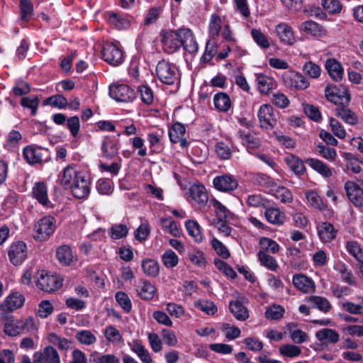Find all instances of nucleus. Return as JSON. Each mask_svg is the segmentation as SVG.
Wrapping results in <instances>:
<instances>
[{
  "mask_svg": "<svg viewBox=\"0 0 363 363\" xmlns=\"http://www.w3.org/2000/svg\"><path fill=\"white\" fill-rule=\"evenodd\" d=\"M348 105H342L337 106L335 108V114L340 117L345 123L354 125L358 123V118L354 112L348 108Z\"/></svg>",
  "mask_w": 363,
  "mask_h": 363,
  "instance_id": "nucleus-28",
  "label": "nucleus"
},
{
  "mask_svg": "<svg viewBox=\"0 0 363 363\" xmlns=\"http://www.w3.org/2000/svg\"><path fill=\"white\" fill-rule=\"evenodd\" d=\"M321 4L326 11L332 14L340 13L342 9L340 0H321Z\"/></svg>",
  "mask_w": 363,
  "mask_h": 363,
  "instance_id": "nucleus-64",
  "label": "nucleus"
},
{
  "mask_svg": "<svg viewBox=\"0 0 363 363\" xmlns=\"http://www.w3.org/2000/svg\"><path fill=\"white\" fill-rule=\"evenodd\" d=\"M44 105H49L52 107L57 108L60 109L65 108L67 105V99L60 94H56L47 98L43 101Z\"/></svg>",
  "mask_w": 363,
  "mask_h": 363,
  "instance_id": "nucleus-59",
  "label": "nucleus"
},
{
  "mask_svg": "<svg viewBox=\"0 0 363 363\" xmlns=\"http://www.w3.org/2000/svg\"><path fill=\"white\" fill-rule=\"evenodd\" d=\"M347 251L359 262L363 264V251L356 241H348L346 245Z\"/></svg>",
  "mask_w": 363,
  "mask_h": 363,
  "instance_id": "nucleus-60",
  "label": "nucleus"
},
{
  "mask_svg": "<svg viewBox=\"0 0 363 363\" xmlns=\"http://www.w3.org/2000/svg\"><path fill=\"white\" fill-rule=\"evenodd\" d=\"M24 302V296L18 291H14L7 296L0 303V310L4 312H11L21 308Z\"/></svg>",
  "mask_w": 363,
  "mask_h": 363,
  "instance_id": "nucleus-15",
  "label": "nucleus"
},
{
  "mask_svg": "<svg viewBox=\"0 0 363 363\" xmlns=\"http://www.w3.org/2000/svg\"><path fill=\"white\" fill-rule=\"evenodd\" d=\"M21 19L28 21L33 16V5L30 0H20Z\"/></svg>",
  "mask_w": 363,
  "mask_h": 363,
  "instance_id": "nucleus-52",
  "label": "nucleus"
},
{
  "mask_svg": "<svg viewBox=\"0 0 363 363\" xmlns=\"http://www.w3.org/2000/svg\"><path fill=\"white\" fill-rule=\"evenodd\" d=\"M259 245L262 248L261 250L265 252H269L273 254H276L279 252L280 250L279 245L275 240L266 237L260 238Z\"/></svg>",
  "mask_w": 363,
  "mask_h": 363,
  "instance_id": "nucleus-54",
  "label": "nucleus"
},
{
  "mask_svg": "<svg viewBox=\"0 0 363 363\" xmlns=\"http://www.w3.org/2000/svg\"><path fill=\"white\" fill-rule=\"evenodd\" d=\"M334 269L341 275L342 281L349 285H355L356 281L353 274L348 267L342 262L338 261L334 265Z\"/></svg>",
  "mask_w": 363,
  "mask_h": 363,
  "instance_id": "nucleus-34",
  "label": "nucleus"
},
{
  "mask_svg": "<svg viewBox=\"0 0 363 363\" xmlns=\"http://www.w3.org/2000/svg\"><path fill=\"white\" fill-rule=\"evenodd\" d=\"M136 291L138 296L143 300H152L156 292L155 286L147 279H140L136 285Z\"/></svg>",
  "mask_w": 363,
  "mask_h": 363,
  "instance_id": "nucleus-22",
  "label": "nucleus"
},
{
  "mask_svg": "<svg viewBox=\"0 0 363 363\" xmlns=\"http://www.w3.org/2000/svg\"><path fill=\"white\" fill-rule=\"evenodd\" d=\"M191 198L201 206H205L208 201L206 187L201 184H193L189 189Z\"/></svg>",
  "mask_w": 363,
  "mask_h": 363,
  "instance_id": "nucleus-24",
  "label": "nucleus"
},
{
  "mask_svg": "<svg viewBox=\"0 0 363 363\" xmlns=\"http://www.w3.org/2000/svg\"><path fill=\"white\" fill-rule=\"evenodd\" d=\"M330 77L335 81H339L343 75V70L340 65L335 60H328L325 65Z\"/></svg>",
  "mask_w": 363,
  "mask_h": 363,
  "instance_id": "nucleus-46",
  "label": "nucleus"
},
{
  "mask_svg": "<svg viewBox=\"0 0 363 363\" xmlns=\"http://www.w3.org/2000/svg\"><path fill=\"white\" fill-rule=\"evenodd\" d=\"M128 228L125 224L116 223L108 230V235L113 240L123 239L127 236Z\"/></svg>",
  "mask_w": 363,
  "mask_h": 363,
  "instance_id": "nucleus-49",
  "label": "nucleus"
},
{
  "mask_svg": "<svg viewBox=\"0 0 363 363\" xmlns=\"http://www.w3.org/2000/svg\"><path fill=\"white\" fill-rule=\"evenodd\" d=\"M257 257L260 264L268 269L275 272L279 268L276 259L267 252L259 250L257 253Z\"/></svg>",
  "mask_w": 363,
  "mask_h": 363,
  "instance_id": "nucleus-42",
  "label": "nucleus"
},
{
  "mask_svg": "<svg viewBox=\"0 0 363 363\" xmlns=\"http://www.w3.org/2000/svg\"><path fill=\"white\" fill-rule=\"evenodd\" d=\"M109 96L118 102H132L135 99V92L128 85L114 84L109 86Z\"/></svg>",
  "mask_w": 363,
  "mask_h": 363,
  "instance_id": "nucleus-6",
  "label": "nucleus"
},
{
  "mask_svg": "<svg viewBox=\"0 0 363 363\" xmlns=\"http://www.w3.org/2000/svg\"><path fill=\"white\" fill-rule=\"evenodd\" d=\"M317 233L323 243H329L335 239L337 230L331 223L322 222L317 225Z\"/></svg>",
  "mask_w": 363,
  "mask_h": 363,
  "instance_id": "nucleus-18",
  "label": "nucleus"
},
{
  "mask_svg": "<svg viewBox=\"0 0 363 363\" xmlns=\"http://www.w3.org/2000/svg\"><path fill=\"white\" fill-rule=\"evenodd\" d=\"M185 227L189 236H191L195 242H201L203 240V235L201 231L199 224L194 220H187L185 223Z\"/></svg>",
  "mask_w": 363,
  "mask_h": 363,
  "instance_id": "nucleus-44",
  "label": "nucleus"
},
{
  "mask_svg": "<svg viewBox=\"0 0 363 363\" xmlns=\"http://www.w3.org/2000/svg\"><path fill=\"white\" fill-rule=\"evenodd\" d=\"M23 155L30 164L45 163L51 160V153L48 148L33 144L23 148Z\"/></svg>",
  "mask_w": 363,
  "mask_h": 363,
  "instance_id": "nucleus-2",
  "label": "nucleus"
},
{
  "mask_svg": "<svg viewBox=\"0 0 363 363\" xmlns=\"http://www.w3.org/2000/svg\"><path fill=\"white\" fill-rule=\"evenodd\" d=\"M90 177L89 174L83 178H80L70 188L72 195L79 199H86L90 194Z\"/></svg>",
  "mask_w": 363,
  "mask_h": 363,
  "instance_id": "nucleus-17",
  "label": "nucleus"
},
{
  "mask_svg": "<svg viewBox=\"0 0 363 363\" xmlns=\"http://www.w3.org/2000/svg\"><path fill=\"white\" fill-rule=\"evenodd\" d=\"M104 335L108 342L118 343L123 340L120 331L116 328L111 325L105 328Z\"/></svg>",
  "mask_w": 363,
  "mask_h": 363,
  "instance_id": "nucleus-53",
  "label": "nucleus"
},
{
  "mask_svg": "<svg viewBox=\"0 0 363 363\" xmlns=\"http://www.w3.org/2000/svg\"><path fill=\"white\" fill-rule=\"evenodd\" d=\"M27 246L23 241L13 242L9 247L8 256L13 265L21 264L27 257Z\"/></svg>",
  "mask_w": 363,
  "mask_h": 363,
  "instance_id": "nucleus-11",
  "label": "nucleus"
},
{
  "mask_svg": "<svg viewBox=\"0 0 363 363\" xmlns=\"http://www.w3.org/2000/svg\"><path fill=\"white\" fill-rule=\"evenodd\" d=\"M285 308L279 304H272L266 307L264 316L267 320H278L284 317Z\"/></svg>",
  "mask_w": 363,
  "mask_h": 363,
  "instance_id": "nucleus-41",
  "label": "nucleus"
},
{
  "mask_svg": "<svg viewBox=\"0 0 363 363\" xmlns=\"http://www.w3.org/2000/svg\"><path fill=\"white\" fill-rule=\"evenodd\" d=\"M160 226L164 233L174 237H180L181 229L172 218H162L160 219Z\"/></svg>",
  "mask_w": 363,
  "mask_h": 363,
  "instance_id": "nucleus-39",
  "label": "nucleus"
},
{
  "mask_svg": "<svg viewBox=\"0 0 363 363\" xmlns=\"http://www.w3.org/2000/svg\"><path fill=\"white\" fill-rule=\"evenodd\" d=\"M162 262L167 268L175 267L179 263V257L172 250L165 251L162 255Z\"/></svg>",
  "mask_w": 363,
  "mask_h": 363,
  "instance_id": "nucleus-57",
  "label": "nucleus"
},
{
  "mask_svg": "<svg viewBox=\"0 0 363 363\" xmlns=\"http://www.w3.org/2000/svg\"><path fill=\"white\" fill-rule=\"evenodd\" d=\"M306 162L312 169L320 174L324 177L328 178L333 175L331 169L324 162L318 159L308 158L306 160Z\"/></svg>",
  "mask_w": 363,
  "mask_h": 363,
  "instance_id": "nucleus-36",
  "label": "nucleus"
},
{
  "mask_svg": "<svg viewBox=\"0 0 363 363\" xmlns=\"http://www.w3.org/2000/svg\"><path fill=\"white\" fill-rule=\"evenodd\" d=\"M32 196L43 207L50 208L52 206L48 198V186L43 182H38L34 184L32 189Z\"/></svg>",
  "mask_w": 363,
  "mask_h": 363,
  "instance_id": "nucleus-16",
  "label": "nucleus"
},
{
  "mask_svg": "<svg viewBox=\"0 0 363 363\" xmlns=\"http://www.w3.org/2000/svg\"><path fill=\"white\" fill-rule=\"evenodd\" d=\"M307 302L310 303L313 308H317L325 313H328L332 308L329 301L323 296H311L308 298Z\"/></svg>",
  "mask_w": 363,
  "mask_h": 363,
  "instance_id": "nucleus-37",
  "label": "nucleus"
},
{
  "mask_svg": "<svg viewBox=\"0 0 363 363\" xmlns=\"http://www.w3.org/2000/svg\"><path fill=\"white\" fill-rule=\"evenodd\" d=\"M109 23L118 30L128 29L130 27V21L124 17H121L115 13L110 14Z\"/></svg>",
  "mask_w": 363,
  "mask_h": 363,
  "instance_id": "nucleus-55",
  "label": "nucleus"
},
{
  "mask_svg": "<svg viewBox=\"0 0 363 363\" xmlns=\"http://www.w3.org/2000/svg\"><path fill=\"white\" fill-rule=\"evenodd\" d=\"M186 128L180 123H174L169 130V137L170 141L173 143H177L181 138L184 137Z\"/></svg>",
  "mask_w": 363,
  "mask_h": 363,
  "instance_id": "nucleus-50",
  "label": "nucleus"
},
{
  "mask_svg": "<svg viewBox=\"0 0 363 363\" xmlns=\"http://www.w3.org/2000/svg\"><path fill=\"white\" fill-rule=\"evenodd\" d=\"M257 82L259 91L262 94H266L272 89L274 80L272 77L265 74H258Z\"/></svg>",
  "mask_w": 363,
  "mask_h": 363,
  "instance_id": "nucleus-47",
  "label": "nucleus"
},
{
  "mask_svg": "<svg viewBox=\"0 0 363 363\" xmlns=\"http://www.w3.org/2000/svg\"><path fill=\"white\" fill-rule=\"evenodd\" d=\"M131 351L137 354L143 363H152V359L149 351L140 342L133 341L129 343Z\"/></svg>",
  "mask_w": 363,
  "mask_h": 363,
  "instance_id": "nucleus-33",
  "label": "nucleus"
},
{
  "mask_svg": "<svg viewBox=\"0 0 363 363\" xmlns=\"http://www.w3.org/2000/svg\"><path fill=\"white\" fill-rule=\"evenodd\" d=\"M264 217L269 223L277 225H283L286 220L285 213L276 207L267 208Z\"/></svg>",
  "mask_w": 363,
  "mask_h": 363,
  "instance_id": "nucleus-26",
  "label": "nucleus"
},
{
  "mask_svg": "<svg viewBox=\"0 0 363 363\" xmlns=\"http://www.w3.org/2000/svg\"><path fill=\"white\" fill-rule=\"evenodd\" d=\"M211 203L215 209V213L218 221L220 220H229L232 219L233 214L230 211L223 205L219 201L213 199L211 201Z\"/></svg>",
  "mask_w": 363,
  "mask_h": 363,
  "instance_id": "nucleus-43",
  "label": "nucleus"
},
{
  "mask_svg": "<svg viewBox=\"0 0 363 363\" xmlns=\"http://www.w3.org/2000/svg\"><path fill=\"white\" fill-rule=\"evenodd\" d=\"M37 363H61L57 351L52 346L45 347L42 352H35Z\"/></svg>",
  "mask_w": 363,
  "mask_h": 363,
  "instance_id": "nucleus-20",
  "label": "nucleus"
},
{
  "mask_svg": "<svg viewBox=\"0 0 363 363\" xmlns=\"http://www.w3.org/2000/svg\"><path fill=\"white\" fill-rule=\"evenodd\" d=\"M292 281L294 286L303 293H312L315 291L313 281L304 274L294 275Z\"/></svg>",
  "mask_w": 363,
  "mask_h": 363,
  "instance_id": "nucleus-23",
  "label": "nucleus"
},
{
  "mask_svg": "<svg viewBox=\"0 0 363 363\" xmlns=\"http://www.w3.org/2000/svg\"><path fill=\"white\" fill-rule=\"evenodd\" d=\"M211 246L216 254L223 259H228L230 253L227 247L217 238H213L211 241Z\"/></svg>",
  "mask_w": 363,
  "mask_h": 363,
  "instance_id": "nucleus-63",
  "label": "nucleus"
},
{
  "mask_svg": "<svg viewBox=\"0 0 363 363\" xmlns=\"http://www.w3.org/2000/svg\"><path fill=\"white\" fill-rule=\"evenodd\" d=\"M56 257L59 262L65 266H69L73 261V255L69 245L60 246L56 251Z\"/></svg>",
  "mask_w": 363,
  "mask_h": 363,
  "instance_id": "nucleus-35",
  "label": "nucleus"
},
{
  "mask_svg": "<svg viewBox=\"0 0 363 363\" xmlns=\"http://www.w3.org/2000/svg\"><path fill=\"white\" fill-rule=\"evenodd\" d=\"M213 185L218 191L230 193L238 187L239 183L235 176L230 174H223L213 178Z\"/></svg>",
  "mask_w": 363,
  "mask_h": 363,
  "instance_id": "nucleus-9",
  "label": "nucleus"
},
{
  "mask_svg": "<svg viewBox=\"0 0 363 363\" xmlns=\"http://www.w3.org/2000/svg\"><path fill=\"white\" fill-rule=\"evenodd\" d=\"M87 174L79 166L69 165L64 168L62 172L60 183L63 186L70 189L77 181L79 180L80 178H83Z\"/></svg>",
  "mask_w": 363,
  "mask_h": 363,
  "instance_id": "nucleus-7",
  "label": "nucleus"
},
{
  "mask_svg": "<svg viewBox=\"0 0 363 363\" xmlns=\"http://www.w3.org/2000/svg\"><path fill=\"white\" fill-rule=\"evenodd\" d=\"M229 308L231 313L237 320L244 321L249 318L247 308L240 301H231L230 303Z\"/></svg>",
  "mask_w": 363,
  "mask_h": 363,
  "instance_id": "nucleus-38",
  "label": "nucleus"
},
{
  "mask_svg": "<svg viewBox=\"0 0 363 363\" xmlns=\"http://www.w3.org/2000/svg\"><path fill=\"white\" fill-rule=\"evenodd\" d=\"M141 267L143 273L149 277L155 278L160 273V264L153 259L146 258L142 260Z\"/></svg>",
  "mask_w": 363,
  "mask_h": 363,
  "instance_id": "nucleus-31",
  "label": "nucleus"
},
{
  "mask_svg": "<svg viewBox=\"0 0 363 363\" xmlns=\"http://www.w3.org/2000/svg\"><path fill=\"white\" fill-rule=\"evenodd\" d=\"M156 74L161 82L167 85L174 84L179 79L177 67L164 60L160 61L157 63Z\"/></svg>",
  "mask_w": 363,
  "mask_h": 363,
  "instance_id": "nucleus-3",
  "label": "nucleus"
},
{
  "mask_svg": "<svg viewBox=\"0 0 363 363\" xmlns=\"http://www.w3.org/2000/svg\"><path fill=\"white\" fill-rule=\"evenodd\" d=\"M55 219L50 216L40 218L34 226L33 238L38 241L48 240L55 230Z\"/></svg>",
  "mask_w": 363,
  "mask_h": 363,
  "instance_id": "nucleus-4",
  "label": "nucleus"
},
{
  "mask_svg": "<svg viewBox=\"0 0 363 363\" xmlns=\"http://www.w3.org/2000/svg\"><path fill=\"white\" fill-rule=\"evenodd\" d=\"M163 138L164 133L162 130L152 131L147 134V140L152 155L158 154L163 151L164 148Z\"/></svg>",
  "mask_w": 363,
  "mask_h": 363,
  "instance_id": "nucleus-19",
  "label": "nucleus"
},
{
  "mask_svg": "<svg viewBox=\"0 0 363 363\" xmlns=\"http://www.w3.org/2000/svg\"><path fill=\"white\" fill-rule=\"evenodd\" d=\"M238 135L241 139L242 144L246 147L249 152L250 150H253L258 148L260 145V142L258 138L245 130H240Z\"/></svg>",
  "mask_w": 363,
  "mask_h": 363,
  "instance_id": "nucleus-40",
  "label": "nucleus"
},
{
  "mask_svg": "<svg viewBox=\"0 0 363 363\" xmlns=\"http://www.w3.org/2000/svg\"><path fill=\"white\" fill-rule=\"evenodd\" d=\"M118 145L116 141L111 138H105L102 142L101 150L103 156L108 159H112L118 152Z\"/></svg>",
  "mask_w": 363,
  "mask_h": 363,
  "instance_id": "nucleus-32",
  "label": "nucleus"
},
{
  "mask_svg": "<svg viewBox=\"0 0 363 363\" xmlns=\"http://www.w3.org/2000/svg\"><path fill=\"white\" fill-rule=\"evenodd\" d=\"M315 337L322 342L336 344L340 340L339 333L330 328H323L315 333Z\"/></svg>",
  "mask_w": 363,
  "mask_h": 363,
  "instance_id": "nucleus-27",
  "label": "nucleus"
},
{
  "mask_svg": "<svg viewBox=\"0 0 363 363\" xmlns=\"http://www.w3.org/2000/svg\"><path fill=\"white\" fill-rule=\"evenodd\" d=\"M221 18L218 14L213 13L211 16L208 25V31L211 37L215 38L218 35L221 29Z\"/></svg>",
  "mask_w": 363,
  "mask_h": 363,
  "instance_id": "nucleus-58",
  "label": "nucleus"
},
{
  "mask_svg": "<svg viewBox=\"0 0 363 363\" xmlns=\"http://www.w3.org/2000/svg\"><path fill=\"white\" fill-rule=\"evenodd\" d=\"M282 78L286 87L304 90L309 86L308 80L301 74L296 72H286L283 74Z\"/></svg>",
  "mask_w": 363,
  "mask_h": 363,
  "instance_id": "nucleus-12",
  "label": "nucleus"
},
{
  "mask_svg": "<svg viewBox=\"0 0 363 363\" xmlns=\"http://www.w3.org/2000/svg\"><path fill=\"white\" fill-rule=\"evenodd\" d=\"M48 341L61 351L67 352L72 347V341L71 340L61 337L55 333H50L48 335Z\"/></svg>",
  "mask_w": 363,
  "mask_h": 363,
  "instance_id": "nucleus-29",
  "label": "nucleus"
},
{
  "mask_svg": "<svg viewBox=\"0 0 363 363\" xmlns=\"http://www.w3.org/2000/svg\"><path fill=\"white\" fill-rule=\"evenodd\" d=\"M75 337L80 344L84 345H92L97 341L95 335L88 330H82L77 332Z\"/></svg>",
  "mask_w": 363,
  "mask_h": 363,
  "instance_id": "nucleus-48",
  "label": "nucleus"
},
{
  "mask_svg": "<svg viewBox=\"0 0 363 363\" xmlns=\"http://www.w3.org/2000/svg\"><path fill=\"white\" fill-rule=\"evenodd\" d=\"M36 284L40 290L50 293L62 286V280L55 274L50 275L46 272L41 271Z\"/></svg>",
  "mask_w": 363,
  "mask_h": 363,
  "instance_id": "nucleus-8",
  "label": "nucleus"
},
{
  "mask_svg": "<svg viewBox=\"0 0 363 363\" xmlns=\"http://www.w3.org/2000/svg\"><path fill=\"white\" fill-rule=\"evenodd\" d=\"M115 298L118 304L126 313H129L132 309V302L128 294L123 291H118L115 295Z\"/></svg>",
  "mask_w": 363,
  "mask_h": 363,
  "instance_id": "nucleus-61",
  "label": "nucleus"
},
{
  "mask_svg": "<svg viewBox=\"0 0 363 363\" xmlns=\"http://www.w3.org/2000/svg\"><path fill=\"white\" fill-rule=\"evenodd\" d=\"M164 45H198L193 31L188 28H181L177 30H162L160 33Z\"/></svg>",
  "mask_w": 363,
  "mask_h": 363,
  "instance_id": "nucleus-1",
  "label": "nucleus"
},
{
  "mask_svg": "<svg viewBox=\"0 0 363 363\" xmlns=\"http://www.w3.org/2000/svg\"><path fill=\"white\" fill-rule=\"evenodd\" d=\"M301 29L305 33L313 35H321L324 32L323 27L313 21H307L302 23Z\"/></svg>",
  "mask_w": 363,
  "mask_h": 363,
  "instance_id": "nucleus-56",
  "label": "nucleus"
},
{
  "mask_svg": "<svg viewBox=\"0 0 363 363\" xmlns=\"http://www.w3.org/2000/svg\"><path fill=\"white\" fill-rule=\"evenodd\" d=\"M279 352L283 357L295 358L300 356L301 349L295 345L285 344L279 347Z\"/></svg>",
  "mask_w": 363,
  "mask_h": 363,
  "instance_id": "nucleus-51",
  "label": "nucleus"
},
{
  "mask_svg": "<svg viewBox=\"0 0 363 363\" xmlns=\"http://www.w3.org/2000/svg\"><path fill=\"white\" fill-rule=\"evenodd\" d=\"M284 162L288 167L296 176L303 175L306 172V167L303 160L298 156L289 154L284 157Z\"/></svg>",
  "mask_w": 363,
  "mask_h": 363,
  "instance_id": "nucleus-25",
  "label": "nucleus"
},
{
  "mask_svg": "<svg viewBox=\"0 0 363 363\" xmlns=\"http://www.w3.org/2000/svg\"><path fill=\"white\" fill-rule=\"evenodd\" d=\"M325 96L329 101L337 105V106L348 105L350 101V96L347 89L342 85H327L325 89Z\"/></svg>",
  "mask_w": 363,
  "mask_h": 363,
  "instance_id": "nucleus-5",
  "label": "nucleus"
},
{
  "mask_svg": "<svg viewBox=\"0 0 363 363\" xmlns=\"http://www.w3.org/2000/svg\"><path fill=\"white\" fill-rule=\"evenodd\" d=\"M296 327L294 323H289L286 325L291 340L296 344H302L308 341V336L304 331L300 329L293 330Z\"/></svg>",
  "mask_w": 363,
  "mask_h": 363,
  "instance_id": "nucleus-45",
  "label": "nucleus"
},
{
  "mask_svg": "<svg viewBox=\"0 0 363 363\" xmlns=\"http://www.w3.org/2000/svg\"><path fill=\"white\" fill-rule=\"evenodd\" d=\"M213 104L216 110L226 113L231 108L230 96L225 92H219L213 96Z\"/></svg>",
  "mask_w": 363,
  "mask_h": 363,
  "instance_id": "nucleus-30",
  "label": "nucleus"
},
{
  "mask_svg": "<svg viewBox=\"0 0 363 363\" xmlns=\"http://www.w3.org/2000/svg\"><path fill=\"white\" fill-rule=\"evenodd\" d=\"M344 189L347 198L354 206L363 207V189L359 184L352 181H347L344 184Z\"/></svg>",
  "mask_w": 363,
  "mask_h": 363,
  "instance_id": "nucleus-13",
  "label": "nucleus"
},
{
  "mask_svg": "<svg viewBox=\"0 0 363 363\" xmlns=\"http://www.w3.org/2000/svg\"><path fill=\"white\" fill-rule=\"evenodd\" d=\"M102 57L105 62L118 66L123 63L125 54L121 47H103Z\"/></svg>",
  "mask_w": 363,
  "mask_h": 363,
  "instance_id": "nucleus-14",
  "label": "nucleus"
},
{
  "mask_svg": "<svg viewBox=\"0 0 363 363\" xmlns=\"http://www.w3.org/2000/svg\"><path fill=\"white\" fill-rule=\"evenodd\" d=\"M275 33L282 43L292 45L296 42L291 27L286 23H281L278 24L275 28Z\"/></svg>",
  "mask_w": 363,
  "mask_h": 363,
  "instance_id": "nucleus-21",
  "label": "nucleus"
},
{
  "mask_svg": "<svg viewBox=\"0 0 363 363\" xmlns=\"http://www.w3.org/2000/svg\"><path fill=\"white\" fill-rule=\"evenodd\" d=\"M257 116L260 127L263 129L272 130L277 125V114L271 105H262L258 111Z\"/></svg>",
  "mask_w": 363,
  "mask_h": 363,
  "instance_id": "nucleus-10",
  "label": "nucleus"
},
{
  "mask_svg": "<svg viewBox=\"0 0 363 363\" xmlns=\"http://www.w3.org/2000/svg\"><path fill=\"white\" fill-rule=\"evenodd\" d=\"M215 152L220 160H229L232 156V150L230 146L223 142H218L215 144Z\"/></svg>",
  "mask_w": 363,
  "mask_h": 363,
  "instance_id": "nucleus-62",
  "label": "nucleus"
}]
</instances>
